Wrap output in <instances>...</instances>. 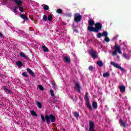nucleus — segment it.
Returning a JSON list of instances; mask_svg holds the SVG:
<instances>
[{
    "instance_id": "obj_1",
    "label": "nucleus",
    "mask_w": 131,
    "mask_h": 131,
    "mask_svg": "<svg viewBox=\"0 0 131 131\" xmlns=\"http://www.w3.org/2000/svg\"><path fill=\"white\" fill-rule=\"evenodd\" d=\"M95 25V27H94ZM102 24L100 23H96L95 25V21L92 19H90L88 21V27L87 30L90 31V32H96L98 33L99 31L102 30Z\"/></svg>"
},
{
    "instance_id": "obj_2",
    "label": "nucleus",
    "mask_w": 131,
    "mask_h": 131,
    "mask_svg": "<svg viewBox=\"0 0 131 131\" xmlns=\"http://www.w3.org/2000/svg\"><path fill=\"white\" fill-rule=\"evenodd\" d=\"M41 119H42V122H46V120L47 123L48 124H50L51 122H55L56 121V117L53 114H51L50 115H46L45 117H43V115H41Z\"/></svg>"
},
{
    "instance_id": "obj_3",
    "label": "nucleus",
    "mask_w": 131,
    "mask_h": 131,
    "mask_svg": "<svg viewBox=\"0 0 131 131\" xmlns=\"http://www.w3.org/2000/svg\"><path fill=\"white\" fill-rule=\"evenodd\" d=\"M88 93L85 94L84 100L86 103V105L89 108V110H93V107H92V105L90 104V99L89 98V96H88Z\"/></svg>"
},
{
    "instance_id": "obj_4",
    "label": "nucleus",
    "mask_w": 131,
    "mask_h": 131,
    "mask_svg": "<svg viewBox=\"0 0 131 131\" xmlns=\"http://www.w3.org/2000/svg\"><path fill=\"white\" fill-rule=\"evenodd\" d=\"M81 18H82V16L79 13H75L74 14V20L75 23L80 22V21H81Z\"/></svg>"
},
{
    "instance_id": "obj_5",
    "label": "nucleus",
    "mask_w": 131,
    "mask_h": 131,
    "mask_svg": "<svg viewBox=\"0 0 131 131\" xmlns=\"http://www.w3.org/2000/svg\"><path fill=\"white\" fill-rule=\"evenodd\" d=\"M114 49L115 50L112 53L113 56H116V55H117V52L119 54H122L120 46H118L116 44L114 46Z\"/></svg>"
},
{
    "instance_id": "obj_6",
    "label": "nucleus",
    "mask_w": 131,
    "mask_h": 131,
    "mask_svg": "<svg viewBox=\"0 0 131 131\" xmlns=\"http://www.w3.org/2000/svg\"><path fill=\"white\" fill-rule=\"evenodd\" d=\"M111 64L113 66H114V67H115L116 68L120 69V70H122V71H124V69L122 68V67H121V66L118 65L117 63H116L113 61L111 62Z\"/></svg>"
},
{
    "instance_id": "obj_7",
    "label": "nucleus",
    "mask_w": 131,
    "mask_h": 131,
    "mask_svg": "<svg viewBox=\"0 0 131 131\" xmlns=\"http://www.w3.org/2000/svg\"><path fill=\"white\" fill-rule=\"evenodd\" d=\"M75 90H76L77 92L79 93V94H80V90H81V86H80V84H79V83H75Z\"/></svg>"
},
{
    "instance_id": "obj_8",
    "label": "nucleus",
    "mask_w": 131,
    "mask_h": 131,
    "mask_svg": "<svg viewBox=\"0 0 131 131\" xmlns=\"http://www.w3.org/2000/svg\"><path fill=\"white\" fill-rule=\"evenodd\" d=\"M89 130L90 131H95L94 128H95V124L94 122L90 121H89Z\"/></svg>"
},
{
    "instance_id": "obj_9",
    "label": "nucleus",
    "mask_w": 131,
    "mask_h": 131,
    "mask_svg": "<svg viewBox=\"0 0 131 131\" xmlns=\"http://www.w3.org/2000/svg\"><path fill=\"white\" fill-rule=\"evenodd\" d=\"M90 55L94 58H98V54H96V51L91 50L90 51Z\"/></svg>"
},
{
    "instance_id": "obj_10",
    "label": "nucleus",
    "mask_w": 131,
    "mask_h": 131,
    "mask_svg": "<svg viewBox=\"0 0 131 131\" xmlns=\"http://www.w3.org/2000/svg\"><path fill=\"white\" fill-rule=\"evenodd\" d=\"M119 123L121 126H123V127H126V126H127V125H128L126 124V123H125V122L123 121V120L121 119H120V120H119Z\"/></svg>"
},
{
    "instance_id": "obj_11",
    "label": "nucleus",
    "mask_w": 131,
    "mask_h": 131,
    "mask_svg": "<svg viewBox=\"0 0 131 131\" xmlns=\"http://www.w3.org/2000/svg\"><path fill=\"white\" fill-rule=\"evenodd\" d=\"M12 2H14V3H16V6L18 7H20L22 4H23V2L21 0H11Z\"/></svg>"
},
{
    "instance_id": "obj_12",
    "label": "nucleus",
    "mask_w": 131,
    "mask_h": 131,
    "mask_svg": "<svg viewBox=\"0 0 131 131\" xmlns=\"http://www.w3.org/2000/svg\"><path fill=\"white\" fill-rule=\"evenodd\" d=\"M27 71L28 72L29 74L32 76V77H34V76H35L34 73L32 71V70H31V69L28 68L27 69Z\"/></svg>"
},
{
    "instance_id": "obj_13",
    "label": "nucleus",
    "mask_w": 131,
    "mask_h": 131,
    "mask_svg": "<svg viewBox=\"0 0 131 131\" xmlns=\"http://www.w3.org/2000/svg\"><path fill=\"white\" fill-rule=\"evenodd\" d=\"M19 56H20V57H21L22 58H24V59H26V60H27V61H28V60H29V57L28 56L25 55L24 54V53H23V52L20 53Z\"/></svg>"
},
{
    "instance_id": "obj_14",
    "label": "nucleus",
    "mask_w": 131,
    "mask_h": 131,
    "mask_svg": "<svg viewBox=\"0 0 131 131\" xmlns=\"http://www.w3.org/2000/svg\"><path fill=\"white\" fill-rule=\"evenodd\" d=\"M20 18H21V19H23V20H25V21H27V20H29L28 17H27V16H26L24 14H21V13H20Z\"/></svg>"
},
{
    "instance_id": "obj_15",
    "label": "nucleus",
    "mask_w": 131,
    "mask_h": 131,
    "mask_svg": "<svg viewBox=\"0 0 131 131\" xmlns=\"http://www.w3.org/2000/svg\"><path fill=\"white\" fill-rule=\"evenodd\" d=\"M120 91L121 93H124L125 92V86L124 85L120 86Z\"/></svg>"
},
{
    "instance_id": "obj_16",
    "label": "nucleus",
    "mask_w": 131,
    "mask_h": 131,
    "mask_svg": "<svg viewBox=\"0 0 131 131\" xmlns=\"http://www.w3.org/2000/svg\"><path fill=\"white\" fill-rule=\"evenodd\" d=\"M72 26L73 27V30L74 32H76V33H78V30H77V29H76V28H77V26H75L73 24L72 25Z\"/></svg>"
},
{
    "instance_id": "obj_17",
    "label": "nucleus",
    "mask_w": 131,
    "mask_h": 131,
    "mask_svg": "<svg viewBox=\"0 0 131 131\" xmlns=\"http://www.w3.org/2000/svg\"><path fill=\"white\" fill-rule=\"evenodd\" d=\"M63 61H64L66 63H70V59H69V58H68L67 56L63 58Z\"/></svg>"
},
{
    "instance_id": "obj_18",
    "label": "nucleus",
    "mask_w": 131,
    "mask_h": 131,
    "mask_svg": "<svg viewBox=\"0 0 131 131\" xmlns=\"http://www.w3.org/2000/svg\"><path fill=\"white\" fill-rule=\"evenodd\" d=\"M36 104L38 108L39 109H41V103H40L39 101H36Z\"/></svg>"
},
{
    "instance_id": "obj_19",
    "label": "nucleus",
    "mask_w": 131,
    "mask_h": 131,
    "mask_svg": "<svg viewBox=\"0 0 131 131\" xmlns=\"http://www.w3.org/2000/svg\"><path fill=\"white\" fill-rule=\"evenodd\" d=\"M92 106L94 109H97L98 108V103L96 102H93L92 103Z\"/></svg>"
},
{
    "instance_id": "obj_20",
    "label": "nucleus",
    "mask_w": 131,
    "mask_h": 131,
    "mask_svg": "<svg viewBox=\"0 0 131 131\" xmlns=\"http://www.w3.org/2000/svg\"><path fill=\"white\" fill-rule=\"evenodd\" d=\"M73 114L75 117H76V118L79 117V114L77 112H73Z\"/></svg>"
},
{
    "instance_id": "obj_21",
    "label": "nucleus",
    "mask_w": 131,
    "mask_h": 131,
    "mask_svg": "<svg viewBox=\"0 0 131 131\" xmlns=\"http://www.w3.org/2000/svg\"><path fill=\"white\" fill-rule=\"evenodd\" d=\"M97 65L100 67H103L104 64L103 63V62H102V60H99L97 61Z\"/></svg>"
},
{
    "instance_id": "obj_22",
    "label": "nucleus",
    "mask_w": 131,
    "mask_h": 131,
    "mask_svg": "<svg viewBox=\"0 0 131 131\" xmlns=\"http://www.w3.org/2000/svg\"><path fill=\"white\" fill-rule=\"evenodd\" d=\"M16 65H17L18 67H22L23 66V63L20 61H18L16 62Z\"/></svg>"
},
{
    "instance_id": "obj_23",
    "label": "nucleus",
    "mask_w": 131,
    "mask_h": 131,
    "mask_svg": "<svg viewBox=\"0 0 131 131\" xmlns=\"http://www.w3.org/2000/svg\"><path fill=\"white\" fill-rule=\"evenodd\" d=\"M31 114L32 116H36V117H37V114L34 111H31Z\"/></svg>"
},
{
    "instance_id": "obj_24",
    "label": "nucleus",
    "mask_w": 131,
    "mask_h": 131,
    "mask_svg": "<svg viewBox=\"0 0 131 131\" xmlns=\"http://www.w3.org/2000/svg\"><path fill=\"white\" fill-rule=\"evenodd\" d=\"M42 49H43V52H49V49L46 46H42Z\"/></svg>"
},
{
    "instance_id": "obj_25",
    "label": "nucleus",
    "mask_w": 131,
    "mask_h": 131,
    "mask_svg": "<svg viewBox=\"0 0 131 131\" xmlns=\"http://www.w3.org/2000/svg\"><path fill=\"white\" fill-rule=\"evenodd\" d=\"M103 77H108L110 76V74L108 72L105 73L103 74Z\"/></svg>"
},
{
    "instance_id": "obj_26",
    "label": "nucleus",
    "mask_w": 131,
    "mask_h": 131,
    "mask_svg": "<svg viewBox=\"0 0 131 131\" xmlns=\"http://www.w3.org/2000/svg\"><path fill=\"white\" fill-rule=\"evenodd\" d=\"M102 34V36H104L105 37L108 36V32H107V31H103Z\"/></svg>"
},
{
    "instance_id": "obj_27",
    "label": "nucleus",
    "mask_w": 131,
    "mask_h": 131,
    "mask_svg": "<svg viewBox=\"0 0 131 131\" xmlns=\"http://www.w3.org/2000/svg\"><path fill=\"white\" fill-rule=\"evenodd\" d=\"M18 9L20 11V12H24V8H23V6H18Z\"/></svg>"
},
{
    "instance_id": "obj_28",
    "label": "nucleus",
    "mask_w": 131,
    "mask_h": 131,
    "mask_svg": "<svg viewBox=\"0 0 131 131\" xmlns=\"http://www.w3.org/2000/svg\"><path fill=\"white\" fill-rule=\"evenodd\" d=\"M56 13H57L58 14H62L63 13V10L60 9H58L56 10Z\"/></svg>"
},
{
    "instance_id": "obj_29",
    "label": "nucleus",
    "mask_w": 131,
    "mask_h": 131,
    "mask_svg": "<svg viewBox=\"0 0 131 131\" xmlns=\"http://www.w3.org/2000/svg\"><path fill=\"white\" fill-rule=\"evenodd\" d=\"M22 75H23V76H24V77H26V78H27V77H28V74H27V72H23V73H22Z\"/></svg>"
},
{
    "instance_id": "obj_30",
    "label": "nucleus",
    "mask_w": 131,
    "mask_h": 131,
    "mask_svg": "<svg viewBox=\"0 0 131 131\" xmlns=\"http://www.w3.org/2000/svg\"><path fill=\"white\" fill-rule=\"evenodd\" d=\"M48 19L50 21H52L53 16H52V15H50L48 16Z\"/></svg>"
},
{
    "instance_id": "obj_31",
    "label": "nucleus",
    "mask_w": 131,
    "mask_h": 131,
    "mask_svg": "<svg viewBox=\"0 0 131 131\" xmlns=\"http://www.w3.org/2000/svg\"><path fill=\"white\" fill-rule=\"evenodd\" d=\"M50 94L52 97H55V93L53 90H50Z\"/></svg>"
},
{
    "instance_id": "obj_32",
    "label": "nucleus",
    "mask_w": 131,
    "mask_h": 131,
    "mask_svg": "<svg viewBox=\"0 0 131 131\" xmlns=\"http://www.w3.org/2000/svg\"><path fill=\"white\" fill-rule=\"evenodd\" d=\"M43 20L45 21V22L47 21V20H48V16H47V15H44L43 16Z\"/></svg>"
},
{
    "instance_id": "obj_33",
    "label": "nucleus",
    "mask_w": 131,
    "mask_h": 131,
    "mask_svg": "<svg viewBox=\"0 0 131 131\" xmlns=\"http://www.w3.org/2000/svg\"><path fill=\"white\" fill-rule=\"evenodd\" d=\"M51 84L52 85L53 89H55V90H56V89H57V86L55 83H52Z\"/></svg>"
},
{
    "instance_id": "obj_34",
    "label": "nucleus",
    "mask_w": 131,
    "mask_h": 131,
    "mask_svg": "<svg viewBox=\"0 0 131 131\" xmlns=\"http://www.w3.org/2000/svg\"><path fill=\"white\" fill-rule=\"evenodd\" d=\"M104 40L106 42H109V41H110V38H109V37H108L107 36L105 37Z\"/></svg>"
},
{
    "instance_id": "obj_35",
    "label": "nucleus",
    "mask_w": 131,
    "mask_h": 131,
    "mask_svg": "<svg viewBox=\"0 0 131 131\" xmlns=\"http://www.w3.org/2000/svg\"><path fill=\"white\" fill-rule=\"evenodd\" d=\"M123 56H124V58H125V59H126L127 60H129V56H128L126 54H123Z\"/></svg>"
},
{
    "instance_id": "obj_36",
    "label": "nucleus",
    "mask_w": 131,
    "mask_h": 131,
    "mask_svg": "<svg viewBox=\"0 0 131 131\" xmlns=\"http://www.w3.org/2000/svg\"><path fill=\"white\" fill-rule=\"evenodd\" d=\"M49 6L48 5H45L44 7H43V9L45 10V11H48V10H49Z\"/></svg>"
},
{
    "instance_id": "obj_37",
    "label": "nucleus",
    "mask_w": 131,
    "mask_h": 131,
    "mask_svg": "<svg viewBox=\"0 0 131 131\" xmlns=\"http://www.w3.org/2000/svg\"><path fill=\"white\" fill-rule=\"evenodd\" d=\"M102 33H99L98 34H97V38H101L102 37Z\"/></svg>"
},
{
    "instance_id": "obj_38",
    "label": "nucleus",
    "mask_w": 131,
    "mask_h": 131,
    "mask_svg": "<svg viewBox=\"0 0 131 131\" xmlns=\"http://www.w3.org/2000/svg\"><path fill=\"white\" fill-rule=\"evenodd\" d=\"M38 88L39 90H40V91H43L45 90V88H43V87L41 85H39Z\"/></svg>"
},
{
    "instance_id": "obj_39",
    "label": "nucleus",
    "mask_w": 131,
    "mask_h": 131,
    "mask_svg": "<svg viewBox=\"0 0 131 131\" xmlns=\"http://www.w3.org/2000/svg\"><path fill=\"white\" fill-rule=\"evenodd\" d=\"M93 70H94V67H93V66H91L89 67V70L90 71H93Z\"/></svg>"
},
{
    "instance_id": "obj_40",
    "label": "nucleus",
    "mask_w": 131,
    "mask_h": 131,
    "mask_svg": "<svg viewBox=\"0 0 131 131\" xmlns=\"http://www.w3.org/2000/svg\"><path fill=\"white\" fill-rule=\"evenodd\" d=\"M0 37H1V38H4L5 37V36L3 35V34L1 32H0Z\"/></svg>"
},
{
    "instance_id": "obj_41",
    "label": "nucleus",
    "mask_w": 131,
    "mask_h": 131,
    "mask_svg": "<svg viewBox=\"0 0 131 131\" xmlns=\"http://www.w3.org/2000/svg\"><path fill=\"white\" fill-rule=\"evenodd\" d=\"M13 11L16 15H17V14H19V12H18V11H17L16 10H13Z\"/></svg>"
},
{
    "instance_id": "obj_42",
    "label": "nucleus",
    "mask_w": 131,
    "mask_h": 131,
    "mask_svg": "<svg viewBox=\"0 0 131 131\" xmlns=\"http://www.w3.org/2000/svg\"><path fill=\"white\" fill-rule=\"evenodd\" d=\"M2 88H3L4 92H6V90H7V87H6V86H3Z\"/></svg>"
},
{
    "instance_id": "obj_43",
    "label": "nucleus",
    "mask_w": 131,
    "mask_h": 131,
    "mask_svg": "<svg viewBox=\"0 0 131 131\" xmlns=\"http://www.w3.org/2000/svg\"><path fill=\"white\" fill-rule=\"evenodd\" d=\"M8 94H9V95H12V91L11 90H8V91H7Z\"/></svg>"
},
{
    "instance_id": "obj_44",
    "label": "nucleus",
    "mask_w": 131,
    "mask_h": 131,
    "mask_svg": "<svg viewBox=\"0 0 131 131\" xmlns=\"http://www.w3.org/2000/svg\"><path fill=\"white\" fill-rule=\"evenodd\" d=\"M18 6H16L14 9H13V10H18Z\"/></svg>"
},
{
    "instance_id": "obj_45",
    "label": "nucleus",
    "mask_w": 131,
    "mask_h": 131,
    "mask_svg": "<svg viewBox=\"0 0 131 131\" xmlns=\"http://www.w3.org/2000/svg\"><path fill=\"white\" fill-rule=\"evenodd\" d=\"M21 31V33H24V31H19V32H20Z\"/></svg>"
},
{
    "instance_id": "obj_46",
    "label": "nucleus",
    "mask_w": 131,
    "mask_h": 131,
    "mask_svg": "<svg viewBox=\"0 0 131 131\" xmlns=\"http://www.w3.org/2000/svg\"><path fill=\"white\" fill-rule=\"evenodd\" d=\"M9 89H6V90H5V91H6V92H8V91H9Z\"/></svg>"
},
{
    "instance_id": "obj_47",
    "label": "nucleus",
    "mask_w": 131,
    "mask_h": 131,
    "mask_svg": "<svg viewBox=\"0 0 131 131\" xmlns=\"http://www.w3.org/2000/svg\"><path fill=\"white\" fill-rule=\"evenodd\" d=\"M63 131H66L65 128H63Z\"/></svg>"
},
{
    "instance_id": "obj_48",
    "label": "nucleus",
    "mask_w": 131,
    "mask_h": 131,
    "mask_svg": "<svg viewBox=\"0 0 131 131\" xmlns=\"http://www.w3.org/2000/svg\"><path fill=\"white\" fill-rule=\"evenodd\" d=\"M117 58H119V56H118Z\"/></svg>"
}]
</instances>
